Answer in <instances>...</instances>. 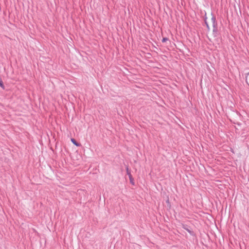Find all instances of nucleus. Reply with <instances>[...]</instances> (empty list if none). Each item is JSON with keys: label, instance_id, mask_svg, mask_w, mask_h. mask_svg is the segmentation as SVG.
Segmentation results:
<instances>
[{"label": "nucleus", "instance_id": "obj_1", "mask_svg": "<svg viewBox=\"0 0 249 249\" xmlns=\"http://www.w3.org/2000/svg\"><path fill=\"white\" fill-rule=\"evenodd\" d=\"M212 17L211 20L213 23V34L214 37H216L218 35V24L216 21V18L213 15V13H211Z\"/></svg>", "mask_w": 249, "mask_h": 249}, {"label": "nucleus", "instance_id": "obj_2", "mask_svg": "<svg viewBox=\"0 0 249 249\" xmlns=\"http://www.w3.org/2000/svg\"><path fill=\"white\" fill-rule=\"evenodd\" d=\"M126 171L127 175L129 177V180H131L132 179V176L131 174L130 171L129 170L128 167H127L126 168Z\"/></svg>", "mask_w": 249, "mask_h": 249}, {"label": "nucleus", "instance_id": "obj_3", "mask_svg": "<svg viewBox=\"0 0 249 249\" xmlns=\"http://www.w3.org/2000/svg\"><path fill=\"white\" fill-rule=\"evenodd\" d=\"M71 142H72L73 144H74L75 145L77 146H79L80 145V144L77 142L74 139H71Z\"/></svg>", "mask_w": 249, "mask_h": 249}, {"label": "nucleus", "instance_id": "obj_4", "mask_svg": "<svg viewBox=\"0 0 249 249\" xmlns=\"http://www.w3.org/2000/svg\"><path fill=\"white\" fill-rule=\"evenodd\" d=\"M183 228L186 230L190 234H193V231L190 230L187 227V226H184Z\"/></svg>", "mask_w": 249, "mask_h": 249}, {"label": "nucleus", "instance_id": "obj_5", "mask_svg": "<svg viewBox=\"0 0 249 249\" xmlns=\"http://www.w3.org/2000/svg\"><path fill=\"white\" fill-rule=\"evenodd\" d=\"M204 23H205V25L206 26V27H207V29L208 31H210V27L209 25V24H208V23L207 22V20H205Z\"/></svg>", "mask_w": 249, "mask_h": 249}, {"label": "nucleus", "instance_id": "obj_6", "mask_svg": "<svg viewBox=\"0 0 249 249\" xmlns=\"http://www.w3.org/2000/svg\"><path fill=\"white\" fill-rule=\"evenodd\" d=\"M168 40V38L167 37H163L162 39V42H166V41H167Z\"/></svg>", "mask_w": 249, "mask_h": 249}, {"label": "nucleus", "instance_id": "obj_7", "mask_svg": "<svg viewBox=\"0 0 249 249\" xmlns=\"http://www.w3.org/2000/svg\"><path fill=\"white\" fill-rule=\"evenodd\" d=\"M130 182L131 184H134V180H133V178H132V179L131 180H130Z\"/></svg>", "mask_w": 249, "mask_h": 249}, {"label": "nucleus", "instance_id": "obj_8", "mask_svg": "<svg viewBox=\"0 0 249 249\" xmlns=\"http://www.w3.org/2000/svg\"><path fill=\"white\" fill-rule=\"evenodd\" d=\"M207 18L206 17V13L205 12V17H204V20L205 21V20H207Z\"/></svg>", "mask_w": 249, "mask_h": 249}]
</instances>
